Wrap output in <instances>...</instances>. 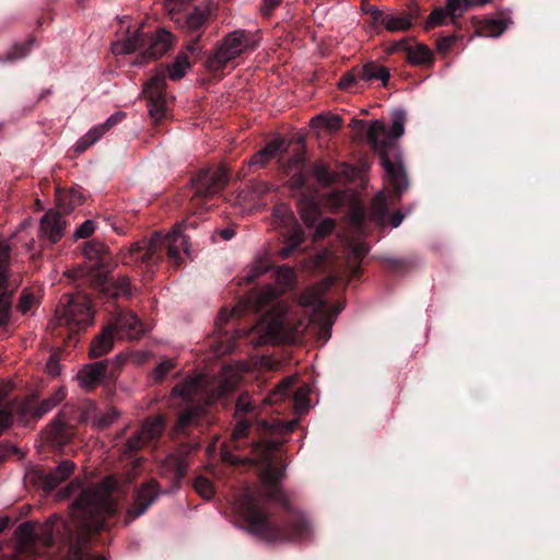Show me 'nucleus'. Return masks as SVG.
Instances as JSON below:
<instances>
[{
    "instance_id": "nucleus-1",
    "label": "nucleus",
    "mask_w": 560,
    "mask_h": 560,
    "mask_svg": "<svg viewBox=\"0 0 560 560\" xmlns=\"http://www.w3.org/2000/svg\"><path fill=\"white\" fill-rule=\"evenodd\" d=\"M276 448L277 444L273 442L253 444V452L259 454L260 459L267 463L261 476V490L243 488L233 501V510L247 524L246 530L259 540L267 542L308 540L313 535V528L303 514L293 513L285 526L279 527L270 521L266 511L267 499L290 509L279 483L283 472L269 463Z\"/></svg>"
},
{
    "instance_id": "nucleus-2",
    "label": "nucleus",
    "mask_w": 560,
    "mask_h": 560,
    "mask_svg": "<svg viewBox=\"0 0 560 560\" xmlns=\"http://www.w3.org/2000/svg\"><path fill=\"white\" fill-rule=\"evenodd\" d=\"M331 283V279H326L305 290L300 295L298 307L304 311V318L295 320L293 308L283 301H280L272 306L271 311L255 327L248 331L236 330V336L243 337L252 332L258 334V339L252 342L255 347H259L281 339L285 329L294 328L295 331H303L310 323H318L320 338L326 341L330 337L334 318L342 310L341 305L329 308L324 300V295Z\"/></svg>"
},
{
    "instance_id": "nucleus-3",
    "label": "nucleus",
    "mask_w": 560,
    "mask_h": 560,
    "mask_svg": "<svg viewBox=\"0 0 560 560\" xmlns=\"http://www.w3.org/2000/svg\"><path fill=\"white\" fill-rule=\"evenodd\" d=\"M240 381V372L232 366H224L218 377L209 378L197 375L186 378L172 390V399L183 400L175 434H186L191 428L200 425L205 407L233 392Z\"/></svg>"
},
{
    "instance_id": "nucleus-4",
    "label": "nucleus",
    "mask_w": 560,
    "mask_h": 560,
    "mask_svg": "<svg viewBox=\"0 0 560 560\" xmlns=\"http://www.w3.org/2000/svg\"><path fill=\"white\" fill-rule=\"evenodd\" d=\"M389 130L381 120H373L368 130V140L380 154L381 163L394 189L401 194L408 187L397 139L405 132L406 113L397 109L392 113Z\"/></svg>"
},
{
    "instance_id": "nucleus-5",
    "label": "nucleus",
    "mask_w": 560,
    "mask_h": 560,
    "mask_svg": "<svg viewBox=\"0 0 560 560\" xmlns=\"http://www.w3.org/2000/svg\"><path fill=\"white\" fill-rule=\"evenodd\" d=\"M83 255L84 264L73 271L75 279L112 298L131 296L132 289L127 277H119L115 281L108 278L109 255L106 245L89 242L83 249Z\"/></svg>"
},
{
    "instance_id": "nucleus-6",
    "label": "nucleus",
    "mask_w": 560,
    "mask_h": 560,
    "mask_svg": "<svg viewBox=\"0 0 560 560\" xmlns=\"http://www.w3.org/2000/svg\"><path fill=\"white\" fill-rule=\"evenodd\" d=\"M114 482L110 478L84 489L73 502L71 516L73 523L84 534H91L105 528L106 520L115 512V504L110 499V490Z\"/></svg>"
},
{
    "instance_id": "nucleus-7",
    "label": "nucleus",
    "mask_w": 560,
    "mask_h": 560,
    "mask_svg": "<svg viewBox=\"0 0 560 560\" xmlns=\"http://www.w3.org/2000/svg\"><path fill=\"white\" fill-rule=\"evenodd\" d=\"M186 222L177 224L170 233L155 232L148 243H136L122 258L124 265L141 264L147 268L161 260L163 247L167 248L168 261L178 267L182 262L180 250L189 255L188 237L184 234Z\"/></svg>"
},
{
    "instance_id": "nucleus-8",
    "label": "nucleus",
    "mask_w": 560,
    "mask_h": 560,
    "mask_svg": "<svg viewBox=\"0 0 560 560\" xmlns=\"http://www.w3.org/2000/svg\"><path fill=\"white\" fill-rule=\"evenodd\" d=\"M259 38L257 35L237 30L228 34L222 44L217 48L214 54L209 58V67L212 70L223 68L228 62L241 56L253 51L258 46Z\"/></svg>"
},
{
    "instance_id": "nucleus-9",
    "label": "nucleus",
    "mask_w": 560,
    "mask_h": 560,
    "mask_svg": "<svg viewBox=\"0 0 560 560\" xmlns=\"http://www.w3.org/2000/svg\"><path fill=\"white\" fill-rule=\"evenodd\" d=\"M94 313L88 295L77 293L72 295L59 317L60 325H66L71 331L85 329L93 324Z\"/></svg>"
},
{
    "instance_id": "nucleus-10",
    "label": "nucleus",
    "mask_w": 560,
    "mask_h": 560,
    "mask_svg": "<svg viewBox=\"0 0 560 560\" xmlns=\"http://www.w3.org/2000/svg\"><path fill=\"white\" fill-rule=\"evenodd\" d=\"M229 175L223 166L209 167L199 172L195 180V197L198 199L219 194L228 184Z\"/></svg>"
},
{
    "instance_id": "nucleus-11",
    "label": "nucleus",
    "mask_w": 560,
    "mask_h": 560,
    "mask_svg": "<svg viewBox=\"0 0 560 560\" xmlns=\"http://www.w3.org/2000/svg\"><path fill=\"white\" fill-rule=\"evenodd\" d=\"M117 339H137L143 334V325L139 318L129 311L117 312L107 325Z\"/></svg>"
},
{
    "instance_id": "nucleus-12",
    "label": "nucleus",
    "mask_w": 560,
    "mask_h": 560,
    "mask_svg": "<svg viewBox=\"0 0 560 560\" xmlns=\"http://www.w3.org/2000/svg\"><path fill=\"white\" fill-rule=\"evenodd\" d=\"M74 409L65 407L47 428V439L55 444H65L74 435V427L71 422V415Z\"/></svg>"
},
{
    "instance_id": "nucleus-13",
    "label": "nucleus",
    "mask_w": 560,
    "mask_h": 560,
    "mask_svg": "<svg viewBox=\"0 0 560 560\" xmlns=\"http://www.w3.org/2000/svg\"><path fill=\"white\" fill-rule=\"evenodd\" d=\"M172 44L173 35L168 31L159 30L154 35L145 37L144 45H148V48L137 58L136 63L141 65L161 58L172 47Z\"/></svg>"
},
{
    "instance_id": "nucleus-14",
    "label": "nucleus",
    "mask_w": 560,
    "mask_h": 560,
    "mask_svg": "<svg viewBox=\"0 0 560 560\" xmlns=\"http://www.w3.org/2000/svg\"><path fill=\"white\" fill-rule=\"evenodd\" d=\"M158 497L159 489L155 481L142 485L136 492L133 504L127 511L126 523H130L135 518L144 514Z\"/></svg>"
},
{
    "instance_id": "nucleus-15",
    "label": "nucleus",
    "mask_w": 560,
    "mask_h": 560,
    "mask_svg": "<svg viewBox=\"0 0 560 560\" xmlns=\"http://www.w3.org/2000/svg\"><path fill=\"white\" fill-rule=\"evenodd\" d=\"M124 112H117L109 116L104 124L90 129L75 144V152L82 153L98 141L108 130L125 118Z\"/></svg>"
},
{
    "instance_id": "nucleus-16",
    "label": "nucleus",
    "mask_w": 560,
    "mask_h": 560,
    "mask_svg": "<svg viewBox=\"0 0 560 560\" xmlns=\"http://www.w3.org/2000/svg\"><path fill=\"white\" fill-rule=\"evenodd\" d=\"M65 222L59 212H46L39 222V237L50 244L57 243L63 235Z\"/></svg>"
},
{
    "instance_id": "nucleus-17",
    "label": "nucleus",
    "mask_w": 560,
    "mask_h": 560,
    "mask_svg": "<svg viewBox=\"0 0 560 560\" xmlns=\"http://www.w3.org/2000/svg\"><path fill=\"white\" fill-rule=\"evenodd\" d=\"M198 443H183L174 454H171L165 460V467L173 471L175 478H183L188 470L187 456L196 448Z\"/></svg>"
},
{
    "instance_id": "nucleus-18",
    "label": "nucleus",
    "mask_w": 560,
    "mask_h": 560,
    "mask_svg": "<svg viewBox=\"0 0 560 560\" xmlns=\"http://www.w3.org/2000/svg\"><path fill=\"white\" fill-rule=\"evenodd\" d=\"M107 372L106 362H95L85 365L77 375L80 386L84 389H92L96 387L105 377Z\"/></svg>"
},
{
    "instance_id": "nucleus-19",
    "label": "nucleus",
    "mask_w": 560,
    "mask_h": 560,
    "mask_svg": "<svg viewBox=\"0 0 560 560\" xmlns=\"http://www.w3.org/2000/svg\"><path fill=\"white\" fill-rule=\"evenodd\" d=\"M287 150V144L283 139L277 138L268 142L265 148L255 153L248 164L249 166L262 167L271 159H273L279 152Z\"/></svg>"
},
{
    "instance_id": "nucleus-20",
    "label": "nucleus",
    "mask_w": 560,
    "mask_h": 560,
    "mask_svg": "<svg viewBox=\"0 0 560 560\" xmlns=\"http://www.w3.org/2000/svg\"><path fill=\"white\" fill-rule=\"evenodd\" d=\"M74 463L71 460H62L54 470L49 471L44 477V488L46 490H54L61 482L70 477L74 469Z\"/></svg>"
},
{
    "instance_id": "nucleus-21",
    "label": "nucleus",
    "mask_w": 560,
    "mask_h": 560,
    "mask_svg": "<svg viewBox=\"0 0 560 560\" xmlns=\"http://www.w3.org/2000/svg\"><path fill=\"white\" fill-rule=\"evenodd\" d=\"M415 16L409 12L400 14H384L381 19V25L388 32H405L413 25Z\"/></svg>"
},
{
    "instance_id": "nucleus-22",
    "label": "nucleus",
    "mask_w": 560,
    "mask_h": 560,
    "mask_svg": "<svg viewBox=\"0 0 560 560\" xmlns=\"http://www.w3.org/2000/svg\"><path fill=\"white\" fill-rule=\"evenodd\" d=\"M145 35L140 30L127 34L121 40L113 43L112 50L114 54L128 55L144 46Z\"/></svg>"
},
{
    "instance_id": "nucleus-23",
    "label": "nucleus",
    "mask_w": 560,
    "mask_h": 560,
    "mask_svg": "<svg viewBox=\"0 0 560 560\" xmlns=\"http://www.w3.org/2000/svg\"><path fill=\"white\" fill-rule=\"evenodd\" d=\"M358 70L363 88L373 80L382 81L383 85H386L389 80L388 69L374 61H370L362 67H358Z\"/></svg>"
},
{
    "instance_id": "nucleus-24",
    "label": "nucleus",
    "mask_w": 560,
    "mask_h": 560,
    "mask_svg": "<svg viewBox=\"0 0 560 560\" xmlns=\"http://www.w3.org/2000/svg\"><path fill=\"white\" fill-rule=\"evenodd\" d=\"M84 201V196L80 191V189L73 188L68 191H58L57 192V207L59 209L60 214H66L72 211L75 207L82 205Z\"/></svg>"
},
{
    "instance_id": "nucleus-25",
    "label": "nucleus",
    "mask_w": 560,
    "mask_h": 560,
    "mask_svg": "<svg viewBox=\"0 0 560 560\" xmlns=\"http://www.w3.org/2000/svg\"><path fill=\"white\" fill-rule=\"evenodd\" d=\"M115 339H117L115 334L106 326L92 341L90 349L91 357L98 358L108 353L113 349Z\"/></svg>"
},
{
    "instance_id": "nucleus-26",
    "label": "nucleus",
    "mask_w": 560,
    "mask_h": 560,
    "mask_svg": "<svg viewBox=\"0 0 560 560\" xmlns=\"http://www.w3.org/2000/svg\"><path fill=\"white\" fill-rule=\"evenodd\" d=\"M208 12L205 8L195 7L191 11L182 15V23H177L186 32H197L206 23Z\"/></svg>"
},
{
    "instance_id": "nucleus-27",
    "label": "nucleus",
    "mask_w": 560,
    "mask_h": 560,
    "mask_svg": "<svg viewBox=\"0 0 560 560\" xmlns=\"http://www.w3.org/2000/svg\"><path fill=\"white\" fill-rule=\"evenodd\" d=\"M283 235L287 238V244L278 250V257L287 259L304 242V231L301 226H294L291 231H285Z\"/></svg>"
},
{
    "instance_id": "nucleus-28",
    "label": "nucleus",
    "mask_w": 560,
    "mask_h": 560,
    "mask_svg": "<svg viewBox=\"0 0 560 560\" xmlns=\"http://www.w3.org/2000/svg\"><path fill=\"white\" fill-rule=\"evenodd\" d=\"M15 537L23 551H32L36 545V528L30 522L22 523L15 529Z\"/></svg>"
},
{
    "instance_id": "nucleus-29",
    "label": "nucleus",
    "mask_w": 560,
    "mask_h": 560,
    "mask_svg": "<svg viewBox=\"0 0 560 560\" xmlns=\"http://www.w3.org/2000/svg\"><path fill=\"white\" fill-rule=\"evenodd\" d=\"M371 217L380 225L386 226L388 221V201L384 192H378L371 203Z\"/></svg>"
},
{
    "instance_id": "nucleus-30",
    "label": "nucleus",
    "mask_w": 560,
    "mask_h": 560,
    "mask_svg": "<svg viewBox=\"0 0 560 560\" xmlns=\"http://www.w3.org/2000/svg\"><path fill=\"white\" fill-rule=\"evenodd\" d=\"M348 265L352 273L355 275L358 272L359 265L369 253V246L364 242L359 240L350 241L348 243Z\"/></svg>"
},
{
    "instance_id": "nucleus-31",
    "label": "nucleus",
    "mask_w": 560,
    "mask_h": 560,
    "mask_svg": "<svg viewBox=\"0 0 560 560\" xmlns=\"http://www.w3.org/2000/svg\"><path fill=\"white\" fill-rule=\"evenodd\" d=\"M272 220L275 228H285L287 231H291L294 226H300L293 212L287 205H278L275 207L272 212Z\"/></svg>"
},
{
    "instance_id": "nucleus-32",
    "label": "nucleus",
    "mask_w": 560,
    "mask_h": 560,
    "mask_svg": "<svg viewBox=\"0 0 560 560\" xmlns=\"http://www.w3.org/2000/svg\"><path fill=\"white\" fill-rule=\"evenodd\" d=\"M165 429V419L163 416L155 417L153 419L147 420L142 428L141 433L143 434L145 441L149 443L154 441L161 436Z\"/></svg>"
},
{
    "instance_id": "nucleus-33",
    "label": "nucleus",
    "mask_w": 560,
    "mask_h": 560,
    "mask_svg": "<svg viewBox=\"0 0 560 560\" xmlns=\"http://www.w3.org/2000/svg\"><path fill=\"white\" fill-rule=\"evenodd\" d=\"M190 68V61L187 51L178 52L174 62L167 67V73L171 80L182 79Z\"/></svg>"
},
{
    "instance_id": "nucleus-34",
    "label": "nucleus",
    "mask_w": 560,
    "mask_h": 560,
    "mask_svg": "<svg viewBox=\"0 0 560 560\" xmlns=\"http://www.w3.org/2000/svg\"><path fill=\"white\" fill-rule=\"evenodd\" d=\"M311 127L334 132L341 127V118L338 115L320 114L312 118Z\"/></svg>"
},
{
    "instance_id": "nucleus-35",
    "label": "nucleus",
    "mask_w": 560,
    "mask_h": 560,
    "mask_svg": "<svg viewBox=\"0 0 560 560\" xmlns=\"http://www.w3.org/2000/svg\"><path fill=\"white\" fill-rule=\"evenodd\" d=\"M60 520L55 516L46 521L36 529V544L39 542L45 547H49L54 544V533L56 529V523Z\"/></svg>"
},
{
    "instance_id": "nucleus-36",
    "label": "nucleus",
    "mask_w": 560,
    "mask_h": 560,
    "mask_svg": "<svg viewBox=\"0 0 560 560\" xmlns=\"http://www.w3.org/2000/svg\"><path fill=\"white\" fill-rule=\"evenodd\" d=\"M165 88V75L164 73H159L152 77L143 88V94L145 98H156V97H165L164 95Z\"/></svg>"
},
{
    "instance_id": "nucleus-37",
    "label": "nucleus",
    "mask_w": 560,
    "mask_h": 560,
    "mask_svg": "<svg viewBox=\"0 0 560 560\" xmlns=\"http://www.w3.org/2000/svg\"><path fill=\"white\" fill-rule=\"evenodd\" d=\"M191 0H165L164 8L175 23H182V15L188 12Z\"/></svg>"
},
{
    "instance_id": "nucleus-38",
    "label": "nucleus",
    "mask_w": 560,
    "mask_h": 560,
    "mask_svg": "<svg viewBox=\"0 0 560 560\" xmlns=\"http://www.w3.org/2000/svg\"><path fill=\"white\" fill-rule=\"evenodd\" d=\"M407 59L412 65H425L432 61V52L424 45H416L408 48Z\"/></svg>"
},
{
    "instance_id": "nucleus-39",
    "label": "nucleus",
    "mask_w": 560,
    "mask_h": 560,
    "mask_svg": "<svg viewBox=\"0 0 560 560\" xmlns=\"http://www.w3.org/2000/svg\"><path fill=\"white\" fill-rule=\"evenodd\" d=\"M295 382L294 377H287L264 399L266 404H276L289 396L291 387Z\"/></svg>"
},
{
    "instance_id": "nucleus-40",
    "label": "nucleus",
    "mask_w": 560,
    "mask_h": 560,
    "mask_svg": "<svg viewBox=\"0 0 560 560\" xmlns=\"http://www.w3.org/2000/svg\"><path fill=\"white\" fill-rule=\"evenodd\" d=\"M338 88L342 91L352 92L353 89L363 88L358 67L342 74L338 82Z\"/></svg>"
},
{
    "instance_id": "nucleus-41",
    "label": "nucleus",
    "mask_w": 560,
    "mask_h": 560,
    "mask_svg": "<svg viewBox=\"0 0 560 560\" xmlns=\"http://www.w3.org/2000/svg\"><path fill=\"white\" fill-rule=\"evenodd\" d=\"M506 23L501 19H490L485 21L480 27V33L489 37H498L506 30Z\"/></svg>"
},
{
    "instance_id": "nucleus-42",
    "label": "nucleus",
    "mask_w": 560,
    "mask_h": 560,
    "mask_svg": "<svg viewBox=\"0 0 560 560\" xmlns=\"http://www.w3.org/2000/svg\"><path fill=\"white\" fill-rule=\"evenodd\" d=\"M65 392L61 388L57 389L50 397L44 399L40 402L35 412L36 417H42L45 413L49 412L52 408L60 404L65 399Z\"/></svg>"
},
{
    "instance_id": "nucleus-43",
    "label": "nucleus",
    "mask_w": 560,
    "mask_h": 560,
    "mask_svg": "<svg viewBox=\"0 0 560 560\" xmlns=\"http://www.w3.org/2000/svg\"><path fill=\"white\" fill-rule=\"evenodd\" d=\"M304 163V156L302 153H295L293 154L287 165L288 172L296 171L295 174H293V180L295 185L302 186L304 185L305 178L304 175L301 172L302 165Z\"/></svg>"
},
{
    "instance_id": "nucleus-44",
    "label": "nucleus",
    "mask_w": 560,
    "mask_h": 560,
    "mask_svg": "<svg viewBox=\"0 0 560 560\" xmlns=\"http://www.w3.org/2000/svg\"><path fill=\"white\" fill-rule=\"evenodd\" d=\"M313 174L316 180L324 186H328L336 180V174L330 172L328 166L323 162H316L314 164Z\"/></svg>"
},
{
    "instance_id": "nucleus-45",
    "label": "nucleus",
    "mask_w": 560,
    "mask_h": 560,
    "mask_svg": "<svg viewBox=\"0 0 560 560\" xmlns=\"http://www.w3.org/2000/svg\"><path fill=\"white\" fill-rule=\"evenodd\" d=\"M148 108L151 118L158 122L165 117L166 114V101L165 97L147 98Z\"/></svg>"
},
{
    "instance_id": "nucleus-46",
    "label": "nucleus",
    "mask_w": 560,
    "mask_h": 560,
    "mask_svg": "<svg viewBox=\"0 0 560 560\" xmlns=\"http://www.w3.org/2000/svg\"><path fill=\"white\" fill-rule=\"evenodd\" d=\"M147 443L143 434L139 431L127 440L121 448V453L125 457H131L135 452L142 448Z\"/></svg>"
},
{
    "instance_id": "nucleus-47",
    "label": "nucleus",
    "mask_w": 560,
    "mask_h": 560,
    "mask_svg": "<svg viewBox=\"0 0 560 560\" xmlns=\"http://www.w3.org/2000/svg\"><path fill=\"white\" fill-rule=\"evenodd\" d=\"M279 294V290L273 285H266L256 295L255 306L257 310L264 308L271 301L276 300Z\"/></svg>"
},
{
    "instance_id": "nucleus-48",
    "label": "nucleus",
    "mask_w": 560,
    "mask_h": 560,
    "mask_svg": "<svg viewBox=\"0 0 560 560\" xmlns=\"http://www.w3.org/2000/svg\"><path fill=\"white\" fill-rule=\"evenodd\" d=\"M277 281L283 288L292 287L296 281V275L293 267L283 265L277 268Z\"/></svg>"
},
{
    "instance_id": "nucleus-49",
    "label": "nucleus",
    "mask_w": 560,
    "mask_h": 560,
    "mask_svg": "<svg viewBox=\"0 0 560 560\" xmlns=\"http://www.w3.org/2000/svg\"><path fill=\"white\" fill-rule=\"evenodd\" d=\"M474 7L469 0H447L445 9L451 19L460 16L466 10Z\"/></svg>"
},
{
    "instance_id": "nucleus-50",
    "label": "nucleus",
    "mask_w": 560,
    "mask_h": 560,
    "mask_svg": "<svg viewBox=\"0 0 560 560\" xmlns=\"http://www.w3.org/2000/svg\"><path fill=\"white\" fill-rule=\"evenodd\" d=\"M119 418V412L115 408H109L100 416H95L93 424L97 429H105L112 425Z\"/></svg>"
},
{
    "instance_id": "nucleus-51",
    "label": "nucleus",
    "mask_w": 560,
    "mask_h": 560,
    "mask_svg": "<svg viewBox=\"0 0 560 560\" xmlns=\"http://www.w3.org/2000/svg\"><path fill=\"white\" fill-rule=\"evenodd\" d=\"M7 396L4 389H0V434L7 430L13 421V413L11 409L3 405V400Z\"/></svg>"
},
{
    "instance_id": "nucleus-52",
    "label": "nucleus",
    "mask_w": 560,
    "mask_h": 560,
    "mask_svg": "<svg viewBox=\"0 0 560 560\" xmlns=\"http://www.w3.org/2000/svg\"><path fill=\"white\" fill-rule=\"evenodd\" d=\"M196 492L205 499H210L214 494V488L211 481L202 476L196 478L194 482Z\"/></svg>"
},
{
    "instance_id": "nucleus-53",
    "label": "nucleus",
    "mask_w": 560,
    "mask_h": 560,
    "mask_svg": "<svg viewBox=\"0 0 560 560\" xmlns=\"http://www.w3.org/2000/svg\"><path fill=\"white\" fill-rule=\"evenodd\" d=\"M5 283H3L0 291V327L4 326L9 320L10 315V296L7 294Z\"/></svg>"
},
{
    "instance_id": "nucleus-54",
    "label": "nucleus",
    "mask_w": 560,
    "mask_h": 560,
    "mask_svg": "<svg viewBox=\"0 0 560 560\" xmlns=\"http://www.w3.org/2000/svg\"><path fill=\"white\" fill-rule=\"evenodd\" d=\"M447 18H450L445 7L434 9L425 23V28H430L438 25H443L447 23Z\"/></svg>"
},
{
    "instance_id": "nucleus-55",
    "label": "nucleus",
    "mask_w": 560,
    "mask_h": 560,
    "mask_svg": "<svg viewBox=\"0 0 560 560\" xmlns=\"http://www.w3.org/2000/svg\"><path fill=\"white\" fill-rule=\"evenodd\" d=\"M300 214L306 225L313 226L318 218L319 212L316 205L310 203L301 208Z\"/></svg>"
},
{
    "instance_id": "nucleus-56",
    "label": "nucleus",
    "mask_w": 560,
    "mask_h": 560,
    "mask_svg": "<svg viewBox=\"0 0 560 560\" xmlns=\"http://www.w3.org/2000/svg\"><path fill=\"white\" fill-rule=\"evenodd\" d=\"M329 257V252L324 249L314 256L310 257L307 260L303 262V268L306 270H316L322 267V265Z\"/></svg>"
},
{
    "instance_id": "nucleus-57",
    "label": "nucleus",
    "mask_w": 560,
    "mask_h": 560,
    "mask_svg": "<svg viewBox=\"0 0 560 560\" xmlns=\"http://www.w3.org/2000/svg\"><path fill=\"white\" fill-rule=\"evenodd\" d=\"M249 423L246 420H238L232 432V443L238 448V441L247 435Z\"/></svg>"
},
{
    "instance_id": "nucleus-58",
    "label": "nucleus",
    "mask_w": 560,
    "mask_h": 560,
    "mask_svg": "<svg viewBox=\"0 0 560 560\" xmlns=\"http://www.w3.org/2000/svg\"><path fill=\"white\" fill-rule=\"evenodd\" d=\"M36 302L37 300L33 293L23 292L18 304V310L20 313L26 314L35 306Z\"/></svg>"
},
{
    "instance_id": "nucleus-59",
    "label": "nucleus",
    "mask_w": 560,
    "mask_h": 560,
    "mask_svg": "<svg viewBox=\"0 0 560 560\" xmlns=\"http://www.w3.org/2000/svg\"><path fill=\"white\" fill-rule=\"evenodd\" d=\"M175 362L171 359L162 361L153 371L152 377L155 381H162L165 375L175 368Z\"/></svg>"
},
{
    "instance_id": "nucleus-60",
    "label": "nucleus",
    "mask_w": 560,
    "mask_h": 560,
    "mask_svg": "<svg viewBox=\"0 0 560 560\" xmlns=\"http://www.w3.org/2000/svg\"><path fill=\"white\" fill-rule=\"evenodd\" d=\"M308 392H310L308 387L302 386L294 393V396H293L294 406H295V409H298L299 411L306 408Z\"/></svg>"
},
{
    "instance_id": "nucleus-61",
    "label": "nucleus",
    "mask_w": 560,
    "mask_h": 560,
    "mask_svg": "<svg viewBox=\"0 0 560 560\" xmlns=\"http://www.w3.org/2000/svg\"><path fill=\"white\" fill-rule=\"evenodd\" d=\"M95 230V223L93 220L84 221L74 232L75 238H86L89 237Z\"/></svg>"
},
{
    "instance_id": "nucleus-62",
    "label": "nucleus",
    "mask_w": 560,
    "mask_h": 560,
    "mask_svg": "<svg viewBox=\"0 0 560 560\" xmlns=\"http://www.w3.org/2000/svg\"><path fill=\"white\" fill-rule=\"evenodd\" d=\"M335 229V221L332 219H324L319 222L315 230L316 237H325Z\"/></svg>"
},
{
    "instance_id": "nucleus-63",
    "label": "nucleus",
    "mask_w": 560,
    "mask_h": 560,
    "mask_svg": "<svg viewBox=\"0 0 560 560\" xmlns=\"http://www.w3.org/2000/svg\"><path fill=\"white\" fill-rule=\"evenodd\" d=\"M268 268H269V267H268V265H267L265 261H262V260L257 261V262L253 266V268H252L250 272L246 276V280H247V281H253V280H254L255 278H257L258 276H260V275H262V273L267 272Z\"/></svg>"
},
{
    "instance_id": "nucleus-64",
    "label": "nucleus",
    "mask_w": 560,
    "mask_h": 560,
    "mask_svg": "<svg viewBox=\"0 0 560 560\" xmlns=\"http://www.w3.org/2000/svg\"><path fill=\"white\" fill-rule=\"evenodd\" d=\"M253 409L250 397L247 394H242L236 401L237 412H248Z\"/></svg>"
}]
</instances>
